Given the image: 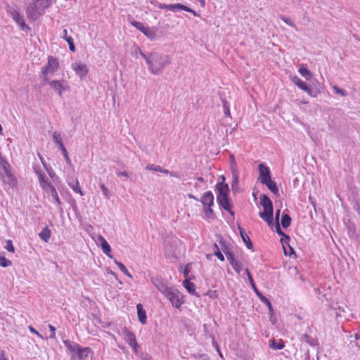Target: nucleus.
Returning a JSON list of instances; mask_svg holds the SVG:
<instances>
[{
    "label": "nucleus",
    "mask_w": 360,
    "mask_h": 360,
    "mask_svg": "<svg viewBox=\"0 0 360 360\" xmlns=\"http://www.w3.org/2000/svg\"><path fill=\"white\" fill-rule=\"evenodd\" d=\"M269 346L274 350H280L282 349L285 345L282 341L277 342L275 340H272L270 341Z\"/></svg>",
    "instance_id": "29"
},
{
    "label": "nucleus",
    "mask_w": 360,
    "mask_h": 360,
    "mask_svg": "<svg viewBox=\"0 0 360 360\" xmlns=\"http://www.w3.org/2000/svg\"><path fill=\"white\" fill-rule=\"evenodd\" d=\"M231 266L233 267V269L236 271V272H237L238 274H240V271H242L243 269V264L241 262H238V260L234 262Z\"/></svg>",
    "instance_id": "41"
},
{
    "label": "nucleus",
    "mask_w": 360,
    "mask_h": 360,
    "mask_svg": "<svg viewBox=\"0 0 360 360\" xmlns=\"http://www.w3.org/2000/svg\"><path fill=\"white\" fill-rule=\"evenodd\" d=\"M190 265H191V264H187L185 266L184 269V276L186 278L188 276V274L190 273Z\"/></svg>",
    "instance_id": "58"
},
{
    "label": "nucleus",
    "mask_w": 360,
    "mask_h": 360,
    "mask_svg": "<svg viewBox=\"0 0 360 360\" xmlns=\"http://www.w3.org/2000/svg\"><path fill=\"white\" fill-rule=\"evenodd\" d=\"M159 290L169 300L173 307L179 308L184 303V297L180 291L174 286L161 284Z\"/></svg>",
    "instance_id": "4"
},
{
    "label": "nucleus",
    "mask_w": 360,
    "mask_h": 360,
    "mask_svg": "<svg viewBox=\"0 0 360 360\" xmlns=\"http://www.w3.org/2000/svg\"><path fill=\"white\" fill-rule=\"evenodd\" d=\"M131 24L136 27L137 30L141 31L142 33H143L144 30L147 27H145V25L141 22L139 21L133 20L131 22Z\"/></svg>",
    "instance_id": "35"
},
{
    "label": "nucleus",
    "mask_w": 360,
    "mask_h": 360,
    "mask_svg": "<svg viewBox=\"0 0 360 360\" xmlns=\"http://www.w3.org/2000/svg\"><path fill=\"white\" fill-rule=\"evenodd\" d=\"M49 328L51 330V334L49 335V338L51 339H54L56 338V328L52 325L49 324Z\"/></svg>",
    "instance_id": "55"
},
{
    "label": "nucleus",
    "mask_w": 360,
    "mask_h": 360,
    "mask_svg": "<svg viewBox=\"0 0 360 360\" xmlns=\"http://www.w3.org/2000/svg\"><path fill=\"white\" fill-rule=\"evenodd\" d=\"M53 139L54 142L58 144L59 148H61V145H63V143L62 142V139L60 137V134H58V132L55 131L53 134Z\"/></svg>",
    "instance_id": "38"
},
{
    "label": "nucleus",
    "mask_w": 360,
    "mask_h": 360,
    "mask_svg": "<svg viewBox=\"0 0 360 360\" xmlns=\"http://www.w3.org/2000/svg\"><path fill=\"white\" fill-rule=\"evenodd\" d=\"M137 314L139 317V321L143 324H146L147 322V316L146 312L143 309V307L141 304H138L136 305Z\"/></svg>",
    "instance_id": "19"
},
{
    "label": "nucleus",
    "mask_w": 360,
    "mask_h": 360,
    "mask_svg": "<svg viewBox=\"0 0 360 360\" xmlns=\"http://www.w3.org/2000/svg\"><path fill=\"white\" fill-rule=\"evenodd\" d=\"M263 184L266 185L267 188L275 195L278 194V188L276 186V184L273 180L269 179L266 183H264Z\"/></svg>",
    "instance_id": "27"
},
{
    "label": "nucleus",
    "mask_w": 360,
    "mask_h": 360,
    "mask_svg": "<svg viewBox=\"0 0 360 360\" xmlns=\"http://www.w3.org/2000/svg\"><path fill=\"white\" fill-rule=\"evenodd\" d=\"M60 65L58 59L53 56H49L48 62L41 68L39 77L43 82L49 81L59 70Z\"/></svg>",
    "instance_id": "5"
},
{
    "label": "nucleus",
    "mask_w": 360,
    "mask_h": 360,
    "mask_svg": "<svg viewBox=\"0 0 360 360\" xmlns=\"http://www.w3.org/2000/svg\"><path fill=\"white\" fill-rule=\"evenodd\" d=\"M157 6L160 9L169 10L172 12H179L180 11H185L187 12L192 13L194 15L198 16V14L191 8H188L186 6H184L181 4H165L162 3H158Z\"/></svg>",
    "instance_id": "9"
},
{
    "label": "nucleus",
    "mask_w": 360,
    "mask_h": 360,
    "mask_svg": "<svg viewBox=\"0 0 360 360\" xmlns=\"http://www.w3.org/2000/svg\"><path fill=\"white\" fill-rule=\"evenodd\" d=\"M238 229L240 231V235L243 242L245 243L246 247L250 250L252 249V247H253L252 243L249 236L245 233V230L240 226H238Z\"/></svg>",
    "instance_id": "21"
},
{
    "label": "nucleus",
    "mask_w": 360,
    "mask_h": 360,
    "mask_svg": "<svg viewBox=\"0 0 360 360\" xmlns=\"http://www.w3.org/2000/svg\"><path fill=\"white\" fill-rule=\"evenodd\" d=\"M300 74L306 77L307 79H309L312 76L311 72L304 66H301L298 70Z\"/></svg>",
    "instance_id": "33"
},
{
    "label": "nucleus",
    "mask_w": 360,
    "mask_h": 360,
    "mask_svg": "<svg viewBox=\"0 0 360 360\" xmlns=\"http://www.w3.org/2000/svg\"><path fill=\"white\" fill-rule=\"evenodd\" d=\"M101 191L103 192V195L106 198L109 199L110 198V193H109V191H108V188L104 184H101Z\"/></svg>",
    "instance_id": "52"
},
{
    "label": "nucleus",
    "mask_w": 360,
    "mask_h": 360,
    "mask_svg": "<svg viewBox=\"0 0 360 360\" xmlns=\"http://www.w3.org/2000/svg\"><path fill=\"white\" fill-rule=\"evenodd\" d=\"M33 169L34 171V172L36 173V174L37 175V176H39V174H41V172H44L39 165H33Z\"/></svg>",
    "instance_id": "60"
},
{
    "label": "nucleus",
    "mask_w": 360,
    "mask_h": 360,
    "mask_svg": "<svg viewBox=\"0 0 360 360\" xmlns=\"http://www.w3.org/2000/svg\"><path fill=\"white\" fill-rule=\"evenodd\" d=\"M115 263L116 264V265L119 267V269H120V271H122L123 272V274L124 275H126L127 277L129 278H132V276L131 274L129 272V271L127 270V269L126 268V266L120 262H118L117 260L115 261Z\"/></svg>",
    "instance_id": "30"
},
{
    "label": "nucleus",
    "mask_w": 360,
    "mask_h": 360,
    "mask_svg": "<svg viewBox=\"0 0 360 360\" xmlns=\"http://www.w3.org/2000/svg\"><path fill=\"white\" fill-rule=\"evenodd\" d=\"M280 213H281V210H277L276 212V214H275V219L276 221V223L278 222V221H279Z\"/></svg>",
    "instance_id": "63"
},
{
    "label": "nucleus",
    "mask_w": 360,
    "mask_h": 360,
    "mask_svg": "<svg viewBox=\"0 0 360 360\" xmlns=\"http://www.w3.org/2000/svg\"><path fill=\"white\" fill-rule=\"evenodd\" d=\"M217 201L220 207L224 210L228 211L232 216H234V212L231 210V205L229 202L228 196L217 197Z\"/></svg>",
    "instance_id": "14"
},
{
    "label": "nucleus",
    "mask_w": 360,
    "mask_h": 360,
    "mask_svg": "<svg viewBox=\"0 0 360 360\" xmlns=\"http://www.w3.org/2000/svg\"><path fill=\"white\" fill-rule=\"evenodd\" d=\"M51 236V231L48 228V226H46L39 233V237L44 240L46 243H48L50 240Z\"/></svg>",
    "instance_id": "23"
},
{
    "label": "nucleus",
    "mask_w": 360,
    "mask_h": 360,
    "mask_svg": "<svg viewBox=\"0 0 360 360\" xmlns=\"http://www.w3.org/2000/svg\"><path fill=\"white\" fill-rule=\"evenodd\" d=\"M122 333L123 335V338L124 340L128 343V345L130 346L131 345H135V342H136V336L135 335L129 331L126 327L123 328L122 330Z\"/></svg>",
    "instance_id": "15"
},
{
    "label": "nucleus",
    "mask_w": 360,
    "mask_h": 360,
    "mask_svg": "<svg viewBox=\"0 0 360 360\" xmlns=\"http://www.w3.org/2000/svg\"><path fill=\"white\" fill-rule=\"evenodd\" d=\"M135 345H131L130 347H132V349L136 354H139L141 351L140 346L138 345L137 342H135Z\"/></svg>",
    "instance_id": "56"
},
{
    "label": "nucleus",
    "mask_w": 360,
    "mask_h": 360,
    "mask_svg": "<svg viewBox=\"0 0 360 360\" xmlns=\"http://www.w3.org/2000/svg\"><path fill=\"white\" fill-rule=\"evenodd\" d=\"M245 273L248 276V280H249V282L250 283V285L251 287L252 288V289L254 290L255 292L256 293V295L259 297V298L260 297L261 295H263L257 289V286H256L255 282H254V280H253V278L250 272V271L248 270V269H245Z\"/></svg>",
    "instance_id": "24"
},
{
    "label": "nucleus",
    "mask_w": 360,
    "mask_h": 360,
    "mask_svg": "<svg viewBox=\"0 0 360 360\" xmlns=\"http://www.w3.org/2000/svg\"><path fill=\"white\" fill-rule=\"evenodd\" d=\"M259 300L264 304H266L267 306H268V308L270 311H272L273 309H272V306H271V304L270 302V301L269 300V299H267L265 296L264 295H261L260 297H259Z\"/></svg>",
    "instance_id": "47"
},
{
    "label": "nucleus",
    "mask_w": 360,
    "mask_h": 360,
    "mask_svg": "<svg viewBox=\"0 0 360 360\" xmlns=\"http://www.w3.org/2000/svg\"><path fill=\"white\" fill-rule=\"evenodd\" d=\"M51 4L52 0H32L26 8L27 18L32 21L38 20Z\"/></svg>",
    "instance_id": "2"
},
{
    "label": "nucleus",
    "mask_w": 360,
    "mask_h": 360,
    "mask_svg": "<svg viewBox=\"0 0 360 360\" xmlns=\"http://www.w3.org/2000/svg\"><path fill=\"white\" fill-rule=\"evenodd\" d=\"M43 191L47 194L49 200L56 203L58 208L61 210V202L54 186L51 184Z\"/></svg>",
    "instance_id": "11"
},
{
    "label": "nucleus",
    "mask_w": 360,
    "mask_h": 360,
    "mask_svg": "<svg viewBox=\"0 0 360 360\" xmlns=\"http://www.w3.org/2000/svg\"><path fill=\"white\" fill-rule=\"evenodd\" d=\"M291 81L293 82L295 85L299 87L300 89L303 90L307 88L306 83L300 79L297 76H293L291 77Z\"/></svg>",
    "instance_id": "26"
},
{
    "label": "nucleus",
    "mask_w": 360,
    "mask_h": 360,
    "mask_svg": "<svg viewBox=\"0 0 360 360\" xmlns=\"http://www.w3.org/2000/svg\"><path fill=\"white\" fill-rule=\"evenodd\" d=\"M68 185L72 189V191L75 193H79L81 195H83V193L80 188L79 184L77 179H76L75 181L68 182Z\"/></svg>",
    "instance_id": "28"
},
{
    "label": "nucleus",
    "mask_w": 360,
    "mask_h": 360,
    "mask_svg": "<svg viewBox=\"0 0 360 360\" xmlns=\"http://www.w3.org/2000/svg\"><path fill=\"white\" fill-rule=\"evenodd\" d=\"M62 153H63V155L64 156V158L66 161V163L69 165H71L72 162H71V160L70 158H69L68 156V151L66 150V148H65L64 145H61V148H60Z\"/></svg>",
    "instance_id": "39"
},
{
    "label": "nucleus",
    "mask_w": 360,
    "mask_h": 360,
    "mask_svg": "<svg viewBox=\"0 0 360 360\" xmlns=\"http://www.w3.org/2000/svg\"><path fill=\"white\" fill-rule=\"evenodd\" d=\"M72 68L76 74L79 76L80 78L84 77L89 72V69L86 65L79 62H75L72 64Z\"/></svg>",
    "instance_id": "13"
},
{
    "label": "nucleus",
    "mask_w": 360,
    "mask_h": 360,
    "mask_svg": "<svg viewBox=\"0 0 360 360\" xmlns=\"http://www.w3.org/2000/svg\"><path fill=\"white\" fill-rule=\"evenodd\" d=\"M183 285L190 294L198 296L195 292V285L188 279L186 278L183 281Z\"/></svg>",
    "instance_id": "22"
},
{
    "label": "nucleus",
    "mask_w": 360,
    "mask_h": 360,
    "mask_svg": "<svg viewBox=\"0 0 360 360\" xmlns=\"http://www.w3.org/2000/svg\"><path fill=\"white\" fill-rule=\"evenodd\" d=\"M276 231L277 232L278 234L279 235H282L285 237V240H290V237L287 235H285L281 229V227H280V224H279V222H277L276 224Z\"/></svg>",
    "instance_id": "45"
},
{
    "label": "nucleus",
    "mask_w": 360,
    "mask_h": 360,
    "mask_svg": "<svg viewBox=\"0 0 360 360\" xmlns=\"http://www.w3.org/2000/svg\"><path fill=\"white\" fill-rule=\"evenodd\" d=\"M214 248L216 249L214 253V255H216L220 261H224V257L223 254L220 252L219 248L217 244H214Z\"/></svg>",
    "instance_id": "42"
},
{
    "label": "nucleus",
    "mask_w": 360,
    "mask_h": 360,
    "mask_svg": "<svg viewBox=\"0 0 360 360\" xmlns=\"http://www.w3.org/2000/svg\"><path fill=\"white\" fill-rule=\"evenodd\" d=\"M284 242H285V239H281V243H283V251H284L285 255H286V256L292 255L294 253L293 248L292 247L289 246V250H287V249L285 248V247L284 245Z\"/></svg>",
    "instance_id": "43"
},
{
    "label": "nucleus",
    "mask_w": 360,
    "mask_h": 360,
    "mask_svg": "<svg viewBox=\"0 0 360 360\" xmlns=\"http://www.w3.org/2000/svg\"><path fill=\"white\" fill-rule=\"evenodd\" d=\"M60 37L68 43L70 50L71 51H75V47L74 45L73 39L72 37L68 35V30L66 29L63 30Z\"/></svg>",
    "instance_id": "20"
},
{
    "label": "nucleus",
    "mask_w": 360,
    "mask_h": 360,
    "mask_svg": "<svg viewBox=\"0 0 360 360\" xmlns=\"http://www.w3.org/2000/svg\"><path fill=\"white\" fill-rule=\"evenodd\" d=\"M259 300L264 304H266L267 306H268V308L270 311H272L273 309H272V306H271V304L270 302V301L269 300V299H267L265 296L264 295H261L260 297H259Z\"/></svg>",
    "instance_id": "48"
},
{
    "label": "nucleus",
    "mask_w": 360,
    "mask_h": 360,
    "mask_svg": "<svg viewBox=\"0 0 360 360\" xmlns=\"http://www.w3.org/2000/svg\"><path fill=\"white\" fill-rule=\"evenodd\" d=\"M280 18L285 22L287 25H290V27H293L294 29L297 30V27L295 24L288 17L281 15Z\"/></svg>",
    "instance_id": "40"
},
{
    "label": "nucleus",
    "mask_w": 360,
    "mask_h": 360,
    "mask_svg": "<svg viewBox=\"0 0 360 360\" xmlns=\"http://www.w3.org/2000/svg\"><path fill=\"white\" fill-rule=\"evenodd\" d=\"M260 204L264 211L259 213V216L265 221L268 226H273V204L271 199L265 194L260 196Z\"/></svg>",
    "instance_id": "6"
},
{
    "label": "nucleus",
    "mask_w": 360,
    "mask_h": 360,
    "mask_svg": "<svg viewBox=\"0 0 360 360\" xmlns=\"http://www.w3.org/2000/svg\"><path fill=\"white\" fill-rule=\"evenodd\" d=\"M290 223H291L290 217L287 214H283L282 217V219H281L282 226L283 228H288L290 225Z\"/></svg>",
    "instance_id": "32"
},
{
    "label": "nucleus",
    "mask_w": 360,
    "mask_h": 360,
    "mask_svg": "<svg viewBox=\"0 0 360 360\" xmlns=\"http://www.w3.org/2000/svg\"><path fill=\"white\" fill-rule=\"evenodd\" d=\"M200 202L204 207H212L214 205V195L211 191L205 192L201 198Z\"/></svg>",
    "instance_id": "16"
},
{
    "label": "nucleus",
    "mask_w": 360,
    "mask_h": 360,
    "mask_svg": "<svg viewBox=\"0 0 360 360\" xmlns=\"http://www.w3.org/2000/svg\"><path fill=\"white\" fill-rule=\"evenodd\" d=\"M303 340L310 345L311 346L316 345L317 341L316 339L310 337L309 335L304 334L303 336Z\"/></svg>",
    "instance_id": "37"
},
{
    "label": "nucleus",
    "mask_w": 360,
    "mask_h": 360,
    "mask_svg": "<svg viewBox=\"0 0 360 360\" xmlns=\"http://www.w3.org/2000/svg\"><path fill=\"white\" fill-rule=\"evenodd\" d=\"M29 330L32 333L36 334L40 338H44L43 336L39 333H38L32 326H29Z\"/></svg>",
    "instance_id": "59"
},
{
    "label": "nucleus",
    "mask_w": 360,
    "mask_h": 360,
    "mask_svg": "<svg viewBox=\"0 0 360 360\" xmlns=\"http://www.w3.org/2000/svg\"><path fill=\"white\" fill-rule=\"evenodd\" d=\"M259 178L258 180L262 184L271 179V172L268 167L265 166L263 163L258 165Z\"/></svg>",
    "instance_id": "12"
},
{
    "label": "nucleus",
    "mask_w": 360,
    "mask_h": 360,
    "mask_svg": "<svg viewBox=\"0 0 360 360\" xmlns=\"http://www.w3.org/2000/svg\"><path fill=\"white\" fill-rule=\"evenodd\" d=\"M143 34L150 39H155L156 37V32L153 29H151L148 27L146 28L143 32Z\"/></svg>",
    "instance_id": "31"
},
{
    "label": "nucleus",
    "mask_w": 360,
    "mask_h": 360,
    "mask_svg": "<svg viewBox=\"0 0 360 360\" xmlns=\"http://www.w3.org/2000/svg\"><path fill=\"white\" fill-rule=\"evenodd\" d=\"M146 169L148 170H153L155 172H160L161 171V167L159 165H148L146 167Z\"/></svg>",
    "instance_id": "50"
},
{
    "label": "nucleus",
    "mask_w": 360,
    "mask_h": 360,
    "mask_svg": "<svg viewBox=\"0 0 360 360\" xmlns=\"http://www.w3.org/2000/svg\"><path fill=\"white\" fill-rule=\"evenodd\" d=\"M12 264L11 261L7 259L2 253H0V266L7 267Z\"/></svg>",
    "instance_id": "34"
},
{
    "label": "nucleus",
    "mask_w": 360,
    "mask_h": 360,
    "mask_svg": "<svg viewBox=\"0 0 360 360\" xmlns=\"http://www.w3.org/2000/svg\"><path fill=\"white\" fill-rule=\"evenodd\" d=\"M276 231L277 232L278 234L279 235H282L285 237V240H290V237L287 235H285L281 229V227H280V224H279V222H277L276 224Z\"/></svg>",
    "instance_id": "44"
},
{
    "label": "nucleus",
    "mask_w": 360,
    "mask_h": 360,
    "mask_svg": "<svg viewBox=\"0 0 360 360\" xmlns=\"http://www.w3.org/2000/svg\"><path fill=\"white\" fill-rule=\"evenodd\" d=\"M0 176L2 181L10 186H14L16 184V179L10 170V165L4 162L0 164Z\"/></svg>",
    "instance_id": "7"
},
{
    "label": "nucleus",
    "mask_w": 360,
    "mask_h": 360,
    "mask_svg": "<svg viewBox=\"0 0 360 360\" xmlns=\"http://www.w3.org/2000/svg\"><path fill=\"white\" fill-rule=\"evenodd\" d=\"M48 84L51 89H53L59 96H61L64 91H68L70 89V86L68 84L67 82L64 79L60 80H49L43 82V84L45 85Z\"/></svg>",
    "instance_id": "8"
},
{
    "label": "nucleus",
    "mask_w": 360,
    "mask_h": 360,
    "mask_svg": "<svg viewBox=\"0 0 360 360\" xmlns=\"http://www.w3.org/2000/svg\"><path fill=\"white\" fill-rule=\"evenodd\" d=\"M304 91L305 92H307L311 97L316 96V93L315 91H314L311 88H309L307 85V88L305 89H304Z\"/></svg>",
    "instance_id": "54"
},
{
    "label": "nucleus",
    "mask_w": 360,
    "mask_h": 360,
    "mask_svg": "<svg viewBox=\"0 0 360 360\" xmlns=\"http://www.w3.org/2000/svg\"><path fill=\"white\" fill-rule=\"evenodd\" d=\"M0 360H8L7 357L5 355L4 351L1 352Z\"/></svg>",
    "instance_id": "64"
},
{
    "label": "nucleus",
    "mask_w": 360,
    "mask_h": 360,
    "mask_svg": "<svg viewBox=\"0 0 360 360\" xmlns=\"http://www.w3.org/2000/svg\"><path fill=\"white\" fill-rule=\"evenodd\" d=\"M98 240L101 243V247L102 248L103 252L108 257H111L110 256V252H111V248L107 240L102 236H100L98 238Z\"/></svg>",
    "instance_id": "18"
},
{
    "label": "nucleus",
    "mask_w": 360,
    "mask_h": 360,
    "mask_svg": "<svg viewBox=\"0 0 360 360\" xmlns=\"http://www.w3.org/2000/svg\"><path fill=\"white\" fill-rule=\"evenodd\" d=\"M117 175L118 176H125L127 178L129 177V175L127 172H117Z\"/></svg>",
    "instance_id": "62"
},
{
    "label": "nucleus",
    "mask_w": 360,
    "mask_h": 360,
    "mask_svg": "<svg viewBox=\"0 0 360 360\" xmlns=\"http://www.w3.org/2000/svg\"><path fill=\"white\" fill-rule=\"evenodd\" d=\"M38 156H39V159H40V160H41V163H42L43 166L44 167V168H45L46 169H47V165H46V162L44 161V158H43V157L41 156V155H40L39 153H38Z\"/></svg>",
    "instance_id": "61"
},
{
    "label": "nucleus",
    "mask_w": 360,
    "mask_h": 360,
    "mask_svg": "<svg viewBox=\"0 0 360 360\" xmlns=\"http://www.w3.org/2000/svg\"><path fill=\"white\" fill-rule=\"evenodd\" d=\"M204 212L206 218L207 219H214V213L212 207H204Z\"/></svg>",
    "instance_id": "36"
},
{
    "label": "nucleus",
    "mask_w": 360,
    "mask_h": 360,
    "mask_svg": "<svg viewBox=\"0 0 360 360\" xmlns=\"http://www.w3.org/2000/svg\"><path fill=\"white\" fill-rule=\"evenodd\" d=\"M333 90H334V91H335V94H340V95H341L342 96H347V93H346V91H345V90H343V89H342L339 88L338 86L334 85V86H333Z\"/></svg>",
    "instance_id": "46"
},
{
    "label": "nucleus",
    "mask_w": 360,
    "mask_h": 360,
    "mask_svg": "<svg viewBox=\"0 0 360 360\" xmlns=\"http://www.w3.org/2000/svg\"><path fill=\"white\" fill-rule=\"evenodd\" d=\"M196 360H210L207 354H202L195 356Z\"/></svg>",
    "instance_id": "57"
},
{
    "label": "nucleus",
    "mask_w": 360,
    "mask_h": 360,
    "mask_svg": "<svg viewBox=\"0 0 360 360\" xmlns=\"http://www.w3.org/2000/svg\"><path fill=\"white\" fill-rule=\"evenodd\" d=\"M8 13L15 20V22L20 26L22 30H30V27L26 25L23 19V16L19 13V11L15 9H10L8 11Z\"/></svg>",
    "instance_id": "10"
},
{
    "label": "nucleus",
    "mask_w": 360,
    "mask_h": 360,
    "mask_svg": "<svg viewBox=\"0 0 360 360\" xmlns=\"http://www.w3.org/2000/svg\"><path fill=\"white\" fill-rule=\"evenodd\" d=\"M223 108H224V114L226 116H229L230 115V110H229V107L228 105V103L226 101H224Z\"/></svg>",
    "instance_id": "53"
},
{
    "label": "nucleus",
    "mask_w": 360,
    "mask_h": 360,
    "mask_svg": "<svg viewBox=\"0 0 360 360\" xmlns=\"http://www.w3.org/2000/svg\"><path fill=\"white\" fill-rule=\"evenodd\" d=\"M136 51L140 53V56L146 60L148 71L153 75H160L162 70L171 63L168 55L155 51L144 53L141 49H136Z\"/></svg>",
    "instance_id": "1"
},
{
    "label": "nucleus",
    "mask_w": 360,
    "mask_h": 360,
    "mask_svg": "<svg viewBox=\"0 0 360 360\" xmlns=\"http://www.w3.org/2000/svg\"><path fill=\"white\" fill-rule=\"evenodd\" d=\"M37 177L39 179V185H40L41 188H42V190L45 189L46 188H47L48 186L51 185V184L50 182H49L47 181V179H46V174L44 172H41V174H39V176Z\"/></svg>",
    "instance_id": "25"
},
{
    "label": "nucleus",
    "mask_w": 360,
    "mask_h": 360,
    "mask_svg": "<svg viewBox=\"0 0 360 360\" xmlns=\"http://www.w3.org/2000/svg\"><path fill=\"white\" fill-rule=\"evenodd\" d=\"M226 258H227L228 261L229 262V263L231 264V265H232L234 262H236L237 261L234 258V256L232 253L228 252L226 253Z\"/></svg>",
    "instance_id": "51"
},
{
    "label": "nucleus",
    "mask_w": 360,
    "mask_h": 360,
    "mask_svg": "<svg viewBox=\"0 0 360 360\" xmlns=\"http://www.w3.org/2000/svg\"><path fill=\"white\" fill-rule=\"evenodd\" d=\"M217 189L218 191V195L217 197H224V196H228L229 193V188L228 184L220 182L217 184Z\"/></svg>",
    "instance_id": "17"
},
{
    "label": "nucleus",
    "mask_w": 360,
    "mask_h": 360,
    "mask_svg": "<svg viewBox=\"0 0 360 360\" xmlns=\"http://www.w3.org/2000/svg\"><path fill=\"white\" fill-rule=\"evenodd\" d=\"M6 243V245H5V247H4V248H5L8 251H9V252H14V251H15V248H14V247H13V243H12V241H11V240H7Z\"/></svg>",
    "instance_id": "49"
},
{
    "label": "nucleus",
    "mask_w": 360,
    "mask_h": 360,
    "mask_svg": "<svg viewBox=\"0 0 360 360\" xmlns=\"http://www.w3.org/2000/svg\"><path fill=\"white\" fill-rule=\"evenodd\" d=\"M63 344L71 356V360H85L92 353L90 347H82L79 344L66 340Z\"/></svg>",
    "instance_id": "3"
}]
</instances>
